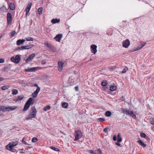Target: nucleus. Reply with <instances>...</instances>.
<instances>
[{"instance_id": "12", "label": "nucleus", "mask_w": 154, "mask_h": 154, "mask_svg": "<svg viewBox=\"0 0 154 154\" xmlns=\"http://www.w3.org/2000/svg\"><path fill=\"white\" fill-rule=\"evenodd\" d=\"M8 23L11 24L12 22V16L11 13H8L7 15Z\"/></svg>"}, {"instance_id": "6", "label": "nucleus", "mask_w": 154, "mask_h": 154, "mask_svg": "<svg viewBox=\"0 0 154 154\" xmlns=\"http://www.w3.org/2000/svg\"><path fill=\"white\" fill-rule=\"evenodd\" d=\"M149 108L152 112L154 113V101L153 100L151 101L148 104Z\"/></svg>"}, {"instance_id": "26", "label": "nucleus", "mask_w": 154, "mask_h": 154, "mask_svg": "<svg viewBox=\"0 0 154 154\" xmlns=\"http://www.w3.org/2000/svg\"><path fill=\"white\" fill-rule=\"evenodd\" d=\"M129 116H131L132 118L134 119H136V115L134 113L133 111H131Z\"/></svg>"}, {"instance_id": "42", "label": "nucleus", "mask_w": 154, "mask_h": 154, "mask_svg": "<svg viewBox=\"0 0 154 154\" xmlns=\"http://www.w3.org/2000/svg\"><path fill=\"white\" fill-rule=\"evenodd\" d=\"M143 47H142L141 45H139L137 48L135 50V51H137V50H139L140 49H141Z\"/></svg>"}, {"instance_id": "30", "label": "nucleus", "mask_w": 154, "mask_h": 154, "mask_svg": "<svg viewBox=\"0 0 154 154\" xmlns=\"http://www.w3.org/2000/svg\"><path fill=\"white\" fill-rule=\"evenodd\" d=\"M44 45L45 46H47L48 48H51L52 47V46L51 45L47 42H45Z\"/></svg>"}, {"instance_id": "45", "label": "nucleus", "mask_w": 154, "mask_h": 154, "mask_svg": "<svg viewBox=\"0 0 154 154\" xmlns=\"http://www.w3.org/2000/svg\"><path fill=\"white\" fill-rule=\"evenodd\" d=\"M22 143L24 144H25V145H27V143H26L24 140V139H23L22 140Z\"/></svg>"}, {"instance_id": "23", "label": "nucleus", "mask_w": 154, "mask_h": 154, "mask_svg": "<svg viewBox=\"0 0 154 154\" xmlns=\"http://www.w3.org/2000/svg\"><path fill=\"white\" fill-rule=\"evenodd\" d=\"M121 135L120 133H119L118 134V135L117 136V141L118 142H120L122 141V138L121 137Z\"/></svg>"}, {"instance_id": "39", "label": "nucleus", "mask_w": 154, "mask_h": 154, "mask_svg": "<svg viewBox=\"0 0 154 154\" xmlns=\"http://www.w3.org/2000/svg\"><path fill=\"white\" fill-rule=\"evenodd\" d=\"M50 148L54 150H55V151H59V150L57 148H55V147H54L51 146Z\"/></svg>"}, {"instance_id": "36", "label": "nucleus", "mask_w": 154, "mask_h": 154, "mask_svg": "<svg viewBox=\"0 0 154 154\" xmlns=\"http://www.w3.org/2000/svg\"><path fill=\"white\" fill-rule=\"evenodd\" d=\"M32 5V3H29L28 5L26 10H30L31 8Z\"/></svg>"}, {"instance_id": "1", "label": "nucleus", "mask_w": 154, "mask_h": 154, "mask_svg": "<svg viewBox=\"0 0 154 154\" xmlns=\"http://www.w3.org/2000/svg\"><path fill=\"white\" fill-rule=\"evenodd\" d=\"M18 144V142L13 141L9 143L5 146V148L8 150L13 152L12 148Z\"/></svg>"}, {"instance_id": "52", "label": "nucleus", "mask_w": 154, "mask_h": 154, "mask_svg": "<svg viewBox=\"0 0 154 154\" xmlns=\"http://www.w3.org/2000/svg\"><path fill=\"white\" fill-rule=\"evenodd\" d=\"M29 10H26V15L27 16L29 12Z\"/></svg>"}, {"instance_id": "5", "label": "nucleus", "mask_w": 154, "mask_h": 154, "mask_svg": "<svg viewBox=\"0 0 154 154\" xmlns=\"http://www.w3.org/2000/svg\"><path fill=\"white\" fill-rule=\"evenodd\" d=\"M122 46L125 48H128L130 45V42L129 40L127 39L125 41H124L122 42Z\"/></svg>"}, {"instance_id": "43", "label": "nucleus", "mask_w": 154, "mask_h": 154, "mask_svg": "<svg viewBox=\"0 0 154 154\" xmlns=\"http://www.w3.org/2000/svg\"><path fill=\"white\" fill-rule=\"evenodd\" d=\"M98 121L99 122H103L105 121V119L102 118H100L98 119Z\"/></svg>"}, {"instance_id": "50", "label": "nucleus", "mask_w": 154, "mask_h": 154, "mask_svg": "<svg viewBox=\"0 0 154 154\" xmlns=\"http://www.w3.org/2000/svg\"><path fill=\"white\" fill-rule=\"evenodd\" d=\"M113 139L114 141H116V140L117 139H116V136L114 135L113 136Z\"/></svg>"}, {"instance_id": "22", "label": "nucleus", "mask_w": 154, "mask_h": 154, "mask_svg": "<svg viewBox=\"0 0 154 154\" xmlns=\"http://www.w3.org/2000/svg\"><path fill=\"white\" fill-rule=\"evenodd\" d=\"M9 7L10 10H14L15 8V5L12 3L10 4Z\"/></svg>"}, {"instance_id": "17", "label": "nucleus", "mask_w": 154, "mask_h": 154, "mask_svg": "<svg viewBox=\"0 0 154 154\" xmlns=\"http://www.w3.org/2000/svg\"><path fill=\"white\" fill-rule=\"evenodd\" d=\"M25 42V40L24 39H20L17 41L16 44L17 45H19L21 44H23Z\"/></svg>"}, {"instance_id": "31", "label": "nucleus", "mask_w": 154, "mask_h": 154, "mask_svg": "<svg viewBox=\"0 0 154 154\" xmlns=\"http://www.w3.org/2000/svg\"><path fill=\"white\" fill-rule=\"evenodd\" d=\"M117 87L116 86H112L110 87V90L111 91H114L116 90Z\"/></svg>"}, {"instance_id": "7", "label": "nucleus", "mask_w": 154, "mask_h": 154, "mask_svg": "<svg viewBox=\"0 0 154 154\" xmlns=\"http://www.w3.org/2000/svg\"><path fill=\"white\" fill-rule=\"evenodd\" d=\"M97 46L95 45H92L91 46V52L94 54L97 52Z\"/></svg>"}, {"instance_id": "9", "label": "nucleus", "mask_w": 154, "mask_h": 154, "mask_svg": "<svg viewBox=\"0 0 154 154\" xmlns=\"http://www.w3.org/2000/svg\"><path fill=\"white\" fill-rule=\"evenodd\" d=\"M97 151L98 152V154H97L96 152H95L92 150H87L88 152L92 154H102V151L100 149H98Z\"/></svg>"}, {"instance_id": "29", "label": "nucleus", "mask_w": 154, "mask_h": 154, "mask_svg": "<svg viewBox=\"0 0 154 154\" xmlns=\"http://www.w3.org/2000/svg\"><path fill=\"white\" fill-rule=\"evenodd\" d=\"M30 48L29 46H23L19 48L20 50H23L25 49H29Z\"/></svg>"}, {"instance_id": "53", "label": "nucleus", "mask_w": 154, "mask_h": 154, "mask_svg": "<svg viewBox=\"0 0 154 154\" xmlns=\"http://www.w3.org/2000/svg\"><path fill=\"white\" fill-rule=\"evenodd\" d=\"M146 44V42H145L143 44H141L140 45H141L142 47H143Z\"/></svg>"}, {"instance_id": "48", "label": "nucleus", "mask_w": 154, "mask_h": 154, "mask_svg": "<svg viewBox=\"0 0 154 154\" xmlns=\"http://www.w3.org/2000/svg\"><path fill=\"white\" fill-rule=\"evenodd\" d=\"M152 125H154V119H152L150 121Z\"/></svg>"}, {"instance_id": "24", "label": "nucleus", "mask_w": 154, "mask_h": 154, "mask_svg": "<svg viewBox=\"0 0 154 154\" xmlns=\"http://www.w3.org/2000/svg\"><path fill=\"white\" fill-rule=\"evenodd\" d=\"M30 106L28 104L26 103L23 108V111H25L26 110L29 108Z\"/></svg>"}, {"instance_id": "16", "label": "nucleus", "mask_w": 154, "mask_h": 154, "mask_svg": "<svg viewBox=\"0 0 154 154\" xmlns=\"http://www.w3.org/2000/svg\"><path fill=\"white\" fill-rule=\"evenodd\" d=\"M26 103L30 106L32 104L34 103V99L32 97H30L29 98Z\"/></svg>"}, {"instance_id": "41", "label": "nucleus", "mask_w": 154, "mask_h": 154, "mask_svg": "<svg viewBox=\"0 0 154 154\" xmlns=\"http://www.w3.org/2000/svg\"><path fill=\"white\" fill-rule=\"evenodd\" d=\"M107 85V82L106 81L103 82L101 83V85L103 86H105Z\"/></svg>"}, {"instance_id": "54", "label": "nucleus", "mask_w": 154, "mask_h": 154, "mask_svg": "<svg viewBox=\"0 0 154 154\" xmlns=\"http://www.w3.org/2000/svg\"><path fill=\"white\" fill-rule=\"evenodd\" d=\"M34 86H35V87H37V88H38V87H39L38 86V85L37 84H34Z\"/></svg>"}, {"instance_id": "61", "label": "nucleus", "mask_w": 154, "mask_h": 154, "mask_svg": "<svg viewBox=\"0 0 154 154\" xmlns=\"http://www.w3.org/2000/svg\"><path fill=\"white\" fill-rule=\"evenodd\" d=\"M1 111H0V116H1Z\"/></svg>"}, {"instance_id": "32", "label": "nucleus", "mask_w": 154, "mask_h": 154, "mask_svg": "<svg viewBox=\"0 0 154 154\" xmlns=\"http://www.w3.org/2000/svg\"><path fill=\"white\" fill-rule=\"evenodd\" d=\"M50 108H51V106H50L48 105L47 106H45L43 108V110L45 111H47V110L48 109H50Z\"/></svg>"}, {"instance_id": "57", "label": "nucleus", "mask_w": 154, "mask_h": 154, "mask_svg": "<svg viewBox=\"0 0 154 154\" xmlns=\"http://www.w3.org/2000/svg\"><path fill=\"white\" fill-rule=\"evenodd\" d=\"M78 87H75V90L76 91H78Z\"/></svg>"}, {"instance_id": "62", "label": "nucleus", "mask_w": 154, "mask_h": 154, "mask_svg": "<svg viewBox=\"0 0 154 154\" xmlns=\"http://www.w3.org/2000/svg\"><path fill=\"white\" fill-rule=\"evenodd\" d=\"M97 154H98V152L97 151Z\"/></svg>"}, {"instance_id": "19", "label": "nucleus", "mask_w": 154, "mask_h": 154, "mask_svg": "<svg viewBox=\"0 0 154 154\" xmlns=\"http://www.w3.org/2000/svg\"><path fill=\"white\" fill-rule=\"evenodd\" d=\"M137 143L139 145H141L144 148L146 146V144L144 143L141 140H139L137 141Z\"/></svg>"}, {"instance_id": "25", "label": "nucleus", "mask_w": 154, "mask_h": 154, "mask_svg": "<svg viewBox=\"0 0 154 154\" xmlns=\"http://www.w3.org/2000/svg\"><path fill=\"white\" fill-rule=\"evenodd\" d=\"M23 98V97L21 96H19L17 97L15 99V101L16 102H18L21 100Z\"/></svg>"}, {"instance_id": "11", "label": "nucleus", "mask_w": 154, "mask_h": 154, "mask_svg": "<svg viewBox=\"0 0 154 154\" xmlns=\"http://www.w3.org/2000/svg\"><path fill=\"white\" fill-rule=\"evenodd\" d=\"M64 63L62 62L59 61L58 62V71L61 72L62 70Z\"/></svg>"}, {"instance_id": "44", "label": "nucleus", "mask_w": 154, "mask_h": 154, "mask_svg": "<svg viewBox=\"0 0 154 154\" xmlns=\"http://www.w3.org/2000/svg\"><path fill=\"white\" fill-rule=\"evenodd\" d=\"M128 70V68L124 69L122 71V73H125Z\"/></svg>"}, {"instance_id": "2", "label": "nucleus", "mask_w": 154, "mask_h": 154, "mask_svg": "<svg viewBox=\"0 0 154 154\" xmlns=\"http://www.w3.org/2000/svg\"><path fill=\"white\" fill-rule=\"evenodd\" d=\"M37 111L35 106H33L31 109V112L28 116V117L26 118V120L29 119L31 118H35V116Z\"/></svg>"}, {"instance_id": "10", "label": "nucleus", "mask_w": 154, "mask_h": 154, "mask_svg": "<svg viewBox=\"0 0 154 154\" xmlns=\"http://www.w3.org/2000/svg\"><path fill=\"white\" fill-rule=\"evenodd\" d=\"M121 110L124 114L128 116H129L131 111L126 109L122 108Z\"/></svg>"}, {"instance_id": "27", "label": "nucleus", "mask_w": 154, "mask_h": 154, "mask_svg": "<svg viewBox=\"0 0 154 154\" xmlns=\"http://www.w3.org/2000/svg\"><path fill=\"white\" fill-rule=\"evenodd\" d=\"M12 94L13 95H16L18 93V91L15 89H12Z\"/></svg>"}, {"instance_id": "3", "label": "nucleus", "mask_w": 154, "mask_h": 154, "mask_svg": "<svg viewBox=\"0 0 154 154\" xmlns=\"http://www.w3.org/2000/svg\"><path fill=\"white\" fill-rule=\"evenodd\" d=\"M20 60V57L19 55H16L15 57H12L11 58V60L13 62L16 63H18Z\"/></svg>"}, {"instance_id": "15", "label": "nucleus", "mask_w": 154, "mask_h": 154, "mask_svg": "<svg viewBox=\"0 0 154 154\" xmlns=\"http://www.w3.org/2000/svg\"><path fill=\"white\" fill-rule=\"evenodd\" d=\"M62 37V35L61 34H59L57 35L54 38V39H55L57 41L60 42Z\"/></svg>"}, {"instance_id": "56", "label": "nucleus", "mask_w": 154, "mask_h": 154, "mask_svg": "<svg viewBox=\"0 0 154 154\" xmlns=\"http://www.w3.org/2000/svg\"><path fill=\"white\" fill-rule=\"evenodd\" d=\"M116 144L118 146H120V144L119 143H116Z\"/></svg>"}, {"instance_id": "8", "label": "nucleus", "mask_w": 154, "mask_h": 154, "mask_svg": "<svg viewBox=\"0 0 154 154\" xmlns=\"http://www.w3.org/2000/svg\"><path fill=\"white\" fill-rule=\"evenodd\" d=\"M39 68V67H35L28 68L27 69H25V71L26 72H32L36 70L37 69H38Z\"/></svg>"}, {"instance_id": "33", "label": "nucleus", "mask_w": 154, "mask_h": 154, "mask_svg": "<svg viewBox=\"0 0 154 154\" xmlns=\"http://www.w3.org/2000/svg\"><path fill=\"white\" fill-rule=\"evenodd\" d=\"M16 33V32L14 30H13L10 33V36L11 37H13L15 36Z\"/></svg>"}, {"instance_id": "49", "label": "nucleus", "mask_w": 154, "mask_h": 154, "mask_svg": "<svg viewBox=\"0 0 154 154\" xmlns=\"http://www.w3.org/2000/svg\"><path fill=\"white\" fill-rule=\"evenodd\" d=\"M108 128H106L103 129V131L105 132H107L108 131Z\"/></svg>"}, {"instance_id": "28", "label": "nucleus", "mask_w": 154, "mask_h": 154, "mask_svg": "<svg viewBox=\"0 0 154 154\" xmlns=\"http://www.w3.org/2000/svg\"><path fill=\"white\" fill-rule=\"evenodd\" d=\"M10 87V85L3 86L2 87L1 89L2 90H5L7 89H8Z\"/></svg>"}, {"instance_id": "59", "label": "nucleus", "mask_w": 154, "mask_h": 154, "mask_svg": "<svg viewBox=\"0 0 154 154\" xmlns=\"http://www.w3.org/2000/svg\"><path fill=\"white\" fill-rule=\"evenodd\" d=\"M126 21H124V20H123V22H126Z\"/></svg>"}, {"instance_id": "37", "label": "nucleus", "mask_w": 154, "mask_h": 154, "mask_svg": "<svg viewBox=\"0 0 154 154\" xmlns=\"http://www.w3.org/2000/svg\"><path fill=\"white\" fill-rule=\"evenodd\" d=\"M26 40L28 41H33V38L30 37H28L26 38Z\"/></svg>"}, {"instance_id": "35", "label": "nucleus", "mask_w": 154, "mask_h": 154, "mask_svg": "<svg viewBox=\"0 0 154 154\" xmlns=\"http://www.w3.org/2000/svg\"><path fill=\"white\" fill-rule=\"evenodd\" d=\"M68 103H67L64 102L62 103V106L65 108H66L68 106Z\"/></svg>"}, {"instance_id": "38", "label": "nucleus", "mask_w": 154, "mask_h": 154, "mask_svg": "<svg viewBox=\"0 0 154 154\" xmlns=\"http://www.w3.org/2000/svg\"><path fill=\"white\" fill-rule=\"evenodd\" d=\"M140 135L141 137L144 138H146V134L143 133H141L140 134Z\"/></svg>"}, {"instance_id": "55", "label": "nucleus", "mask_w": 154, "mask_h": 154, "mask_svg": "<svg viewBox=\"0 0 154 154\" xmlns=\"http://www.w3.org/2000/svg\"><path fill=\"white\" fill-rule=\"evenodd\" d=\"M4 79L3 78L0 77V82L3 81Z\"/></svg>"}, {"instance_id": "34", "label": "nucleus", "mask_w": 154, "mask_h": 154, "mask_svg": "<svg viewBox=\"0 0 154 154\" xmlns=\"http://www.w3.org/2000/svg\"><path fill=\"white\" fill-rule=\"evenodd\" d=\"M111 115V113L109 111H107L105 113V115L107 117H109Z\"/></svg>"}, {"instance_id": "14", "label": "nucleus", "mask_w": 154, "mask_h": 154, "mask_svg": "<svg viewBox=\"0 0 154 154\" xmlns=\"http://www.w3.org/2000/svg\"><path fill=\"white\" fill-rule=\"evenodd\" d=\"M40 88L39 87H38V88H37L35 91L32 94V97H33L35 98L37 96L38 93L40 91Z\"/></svg>"}, {"instance_id": "20", "label": "nucleus", "mask_w": 154, "mask_h": 154, "mask_svg": "<svg viewBox=\"0 0 154 154\" xmlns=\"http://www.w3.org/2000/svg\"><path fill=\"white\" fill-rule=\"evenodd\" d=\"M60 22V20L59 19H53L51 20V22L53 24H54L56 23H59Z\"/></svg>"}, {"instance_id": "21", "label": "nucleus", "mask_w": 154, "mask_h": 154, "mask_svg": "<svg viewBox=\"0 0 154 154\" xmlns=\"http://www.w3.org/2000/svg\"><path fill=\"white\" fill-rule=\"evenodd\" d=\"M0 111H2L4 112L7 111V107H5V106H0Z\"/></svg>"}, {"instance_id": "13", "label": "nucleus", "mask_w": 154, "mask_h": 154, "mask_svg": "<svg viewBox=\"0 0 154 154\" xmlns=\"http://www.w3.org/2000/svg\"><path fill=\"white\" fill-rule=\"evenodd\" d=\"M35 54H32L30 55L28 58L26 59V63H27L31 61L35 57Z\"/></svg>"}, {"instance_id": "51", "label": "nucleus", "mask_w": 154, "mask_h": 154, "mask_svg": "<svg viewBox=\"0 0 154 154\" xmlns=\"http://www.w3.org/2000/svg\"><path fill=\"white\" fill-rule=\"evenodd\" d=\"M38 14H42V10H38Z\"/></svg>"}, {"instance_id": "46", "label": "nucleus", "mask_w": 154, "mask_h": 154, "mask_svg": "<svg viewBox=\"0 0 154 154\" xmlns=\"http://www.w3.org/2000/svg\"><path fill=\"white\" fill-rule=\"evenodd\" d=\"M5 62V60L4 59H0V63H3Z\"/></svg>"}, {"instance_id": "4", "label": "nucleus", "mask_w": 154, "mask_h": 154, "mask_svg": "<svg viewBox=\"0 0 154 154\" xmlns=\"http://www.w3.org/2000/svg\"><path fill=\"white\" fill-rule=\"evenodd\" d=\"M75 138L74 139V141H76L81 138L82 136V134L81 131L77 130L75 131Z\"/></svg>"}, {"instance_id": "58", "label": "nucleus", "mask_w": 154, "mask_h": 154, "mask_svg": "<svg viewBox=\"0 0 154 154\" xmlns=\"http://www.w3.org/2000/svg\"><path fill=\"white\" fill-rule=\"evenodd\" d=\"M42 8H39L38 10H42Z\"/></svg>"}, {"instance_id": "60", "label": "nucleus", "mask_w": 154, "mask_h": 154, "mask_svg": "<svg viewBox=\"0 0 154 154\" xmlns=\"http://www.w3.org/2000/svg\"><path fill=\"white\" fill-rule=\"evenodd\" d=\"M2 37V36H0V39H1Z\"/></svg>"}, {"instance_id": "18", "label": "nucleus", "mask_w": 154, "mask_h": 154, "mask_svg": "<svg viewBox=\"0 0 154 154\" xmlns=\"http://www.w3.org/2000/svg\"><path fill=\"white\" fill-rule=\"evenodd\" d=\"M17 108V107L16 106H8L7 110L8 111H13L16 109Z\"/></svg>"}, {"instance_id": "40", "label": "nucleus", "mask_w": 154, "mask_h": 154, "mask_svg": "<svg viewBox=\"0 0 154 154\" xmlns=\"http://www.w3.org/2000/svg\"><path fill=\"white\" fill-rule=\"evenodd\" d=\"M38 139L37 138H36V137H33L32 139V141L33 142H36L38 140Z\"/></svg>"}, {"instance_id": "47", "label": "nucleus", "mask_w": 154, "mask_h": 154, "mask_svg": "<svg viewBox=\"0 0 154 154\" xmlns=\"http://www.w3.org/2000/svg\"><path fill=\"white\" fill-rule=\"evenodd\" d=\"M46 62V61L45 60H43L42 61V64H45Z\"/></svg>"}]
</instances>
